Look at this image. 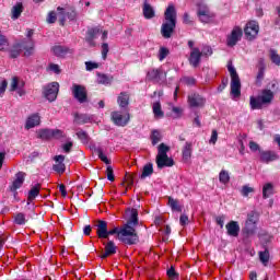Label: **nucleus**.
<instances>
[{"mask_svg": "<svg viewBox=\"0 0 280 280\" xmlns=\"http://www.w3.org/2000/svg\"><path fill=\"white\" fill-rule=\"evenodd\" d=\"M168 207H171L172 211H177V213H183V207L178 203V199H174L168 197Z\"/></svg>", "mask_w": 280, "mask_h": 280, "instance_id": "34", "label": "nucleus"}, {"mask_svg": "<svg viewBox=\"0 0 280 280\" xmlns=\"http://www.w3.org/2000/svg\"><path fill=\"white\" fill-rule=\"evenodd\" d=\"M272 189L273 186L270 183H267L262 187V198L267 200V198H270L272 196Z\"/></svg>", "mask_w": 280, "mask_h": 280, "instance_id": "39", "label": "nucleus"}, {"mask_svg": "<svg viewBox=\"0 0 280 280\" xmlns=\"http://www.w3.org/2000/svg\"><path fill=\"white\" fill-rule=\"evenodd\" d=\"M147 80L151 82H165L167 80V73L162 69H152L147 73Z\"/></svg>", "mask_w": 280, "mask_h": 280, "instance_id": "13", "label": "nucleus"}, {"mask_svg": "<svg viewBox=\"0 0 280 280\" xmlns=\"http://www.w3.org/2000/svg\"><path fill=\"white\" fill-rule=\"evenodd\" d=\"M184 25H194V18L189 13L185 12L183 15Z\"/></svg>", "mask_w": 280, "mask_h": 280, "instance_id": "55", "label": "nucleus"}, {"mask_svg": "<svg viewBox=\"0 0 280 280\" xmlns=\"http://www.w3.org/2000/svg\"><path fill=\"white\" fill-rule=\"evenodd\" d=\"M10 44L8 43V38L0 34V51H5V48L9 46Z\"/></svg>", "mask_w": 280, "mask_h": 280, "instance_id": "54", "label": "nucleus"}, {"mask_svg": "<svg viewBox=\"0 0 280 280\" xmlns=\"http://www.w3.org/2000/svg\"><path fill=\"white\" fill-rule=\"evenodd\" d=\"M257 231V223H250L248 221H245V228L243 229V233L250 237V235H255V232Z\"/></svg>", "mask_w": 280, "mask_h": 280, "instance_id": "30", "label": "nucleus"}, {"mask_svg": "<svg viewBox=\"0 0 280 280\" xmlns=\"http://www.w3.org/2000/svg\"><path fill=\"white\" fill-rule=\"evenodd\" d=\"M228 71L231 75V95H233V97H240L242 95V81L240 80V74H237V70H235L233 63L228 65Z\"/></svg>", "mask_w": 280, "mask_h": 280, "instance_id": "5", "label": "nucleus"}, {"mask_svg": "<svg viewBox=\"0 0 280 280\" xmlns=\"http://www.w3.org/2000/svg\"><path fill=\"white\" fill-rule=\"evenodd\" d=\"M58 93H60V83L58 82L48 83L43 88V95L48 102H56Z\"/></svg>", "mask_w": 280, "mask_h": 280, "instance_id": "6", "label": "nucleus"}, {"mask_svg": "<svg viewBox=\"0 0 280 280\" xmlns=\"http://www.w3.org/2000/svg\"><path fill=\"white\" fill-rule=\"evenodd\" d=\"M52 51L55 54V56H67V54H69V48L65 47V46H55L52 47Z\"/></svg>", "mask_w": 280, "mask_h": 280, "instance_id": "42", "label": "nucleus"}, {"mask_svg": "<svg viewBox=\"0 0 280 280\" xmlns=\"http://www.w3.org/2000/svg\"><path fill=\"white\" fill-rule=\"evenodd\" d=\"M188 104L190 108H202L207 104V100L198 93H192L188 95Z\"/></svg>", "mask_w": 280, "mask_h": 280, "instance_id": "14", "label": "nucleus"}, {"mask_svg": "<svg viewBox=\"0 0 280 280\" xmlns=\"http://www.w3.org/2000/svg\"><path fill=\"white\" fill-rule=\"evenodd\" d=\"M39 194H40V184H36L35 186H32L31 190L28 191L27 205H30V202H33V200H36V197Z\"/></svg>", "mask_w": 280, "mask_h": 280, "instance_id": "28", "label": "nucleus"}, {"mask_svg": "<svg viewBox=\"0 0 280 280\" xmlns=\"http://www.w3.org/2000/svg\"><path fill=\"white\" fill-rule=\"evenodd\" d=\"M14 224H18L19 226H23L27 224V220L25 219V214L23 212L15 214Z\"/></svg>", "mask_w": 280, "mask_h": 280, "instance_id": "43", "label": "nucleus"}, {"mask_svg": "<svg viewBox=\"0 0 280 280\" xmlns=\"http://www.w3.org/2000/svg\"><path fill=\"white\" fill-rule=\"evenodd\" d=\"M110 119H112L114 126L124 128V127L128 126V122L130 121V114H127L124 116V114H121V112H112Z\"/></svg>", "mask_w": 280, "mask_h": 280, "instance_id": "12", "label": "nucleus"}, {"mask_svg": "<svg viewBox=\"0 0 280 280\" xmlns=\"http://www.w3.org/2000/svg\"><path fill=\"white\" fill-rule=\"evenodd\" d=\"M142 14L147 20L154 19V16H156L154 8H152V4L148 3V0H144L143 2Z\"/></svg>", "mask_w": 280, "mask_h": 280, "instance_id": "24", "label": "nucleus"}, {"mask_svg": "<svg viewBox=\"0 0 280 280\" xmlns=\"http://www.w3.org/2000/svg\"><path fill=\"white\" fill-rule=\"evenodd\" d=\"M166 275L168 279H178V272H176V269L173 266L166 271Z\"/></svg>", "mask_w": 280, "mask_h": 280, "instance_id": "56", "label": "nucleus"}, {"mask_svg": "<svg viewBox=\"0 0 280 280\" xmlns=\"http://www.w3.org/2000/svg\"><path fill=\"white\" fill-rule=\"evenodd\" d=\"M46 21H47V23H50V24L56 23V21H57L56 12L50 11L48 13V16H47Z\"/></svg>", "mask_w": 280, "mask_h": 280, "instance_id": "61", "label": "nucleus"}, {"mask_svg": "<svg viewBox=\"0 0 280 280\" xmlns=\"http://www.w3.org/2000/svg\"><path fill=\"white\" fill-rule=\"evenodd\" d=\"M188 222H189V217H187V214H182L179 217L180 226H187Z\"/></svg>", "mask_w": 280, "mask_h": 280, "instance_id": "62", "label": "nucleus"}, {"mask_svg": "<svg viewBox=\"0 0 280 280\" xmlns=\"http://www.w3.org/2000/svg\"><path fill=\"white\" fill-rule=\"evenodd\" d=\"M201 56H213V48L211 46H205L201 50Z\"/></svg>", "mask_w": 280, "mask_h": 280, "instance_id": "59", "label": "nucleus"}, {"mask_svg": "<svg viewBox=\"0 0 280 280\" xmlns=\"http://www.w3.org/2000/svg\"><path fill=\"white\" fill-rule=\"evenodd\" d=\"M102 34V28L100 26L89 27L85 33V43H88L89 47H97V43H95V39L97 36Z\"/></svg>", "mask_w": 280, "mask_h": 280, "instance_id": "11", "label": "nucleus"}, {"mask_svg": "<svg viewBox=\"0 0 280 280\" xmlns=\"http://www.w3.org/2000/svg\"><path fill=\"white\" fill-rule=\"evenodd\" d=\"M86 71H93V69H100V63L93 61H85Z\"/></svg>", "mask_w": 280, "mask_h": 280, "instance_id": "57", "label": "nucleus"}, {"mask_svg": "<svg viewBox=\"0 0 280 280\" xmlns=\"http://www.w3.org/2000/svg\"><path fill=\"white\" fill-rule=\"evenodd\" d=\"M154 174V164L147 163L142 168V174L140 175L141 180H144V178H148Z\"/></svg>", "mask_w": 280, "mask_h": 280, "instance_id": "29", "label": "nucleus"}, {"mask_svg": "<svg viewBox=\"0 0 280 280\" xmlns=\"http://www.w3.org/2000/svg\"><path fill=\"white\" fill-rule=\"evenodd\" d=\"M219 180L220 183H222L223 185H226L228 183H230L231 180V176L229 175V172L225 170H222L219 174Z\"/></svg>", "mask_w": 280, "mask_h": 280, "instance_id": "45", "label": "nucleus"}, {"mask_svg": "<svg viewBox=\"0 0 280 280\" xmlns=\"http://www.w3.org/2000/svg\"><path fill=\"white\" fill-rule=\"evenodd\" d=\"M241 194L244 198H248L249 194H255V188L248 186V185H244L241 189Z\"/></svg>", "mask_w": 280, "mask_h": 280, "instance_id": "49", "label": "nucleus"}, {"mask_svg": "<svg viewBox=\"0 0 280 280\" xmlns=\"http://www.w3.org/2000/svg\"><path fill=\"white\" fill-rule=\"evenodd\" d=\"M217 142H218V130L213 129L209 143H212L213 145H215Z\"/></svg>", "mask_w": 280, "mask_h": 280, "instance_id": "64", "label": "nucleus"}, {"mask_svg": "<svg viewBox=\"0 0 280 280\" xmlns=\"http://www.w3.org/2000/svg\"><path fill=\"white\" fill-rule=\"evenodd\" d=\"M72 95L79 102V104H85V102H89V94L84 85L73 84Z\"/></svg>", "mask_w": 280, "mask_h": 280, "instance_id": "8", "label": "nucleus"}, {"mask_svg": "<svg viewBox=\"0 0 280 280\" xmlns=\"http://www.w3.org/2000/svg\"><path fill=\"white\" fill-rule=\"evenodd\" d=\"M242 36H244V31L240 26H234L231 34L226 37L228 47H235L240 40H242Z\"/></svg>", "mask_w": 280, "mask_h": 280, "instance_id": "10", "label": "nucleus"}, {"mask_svg": "<svg viewBox=\"0 0 280 280\" xmlns=\"http://www.w3.org/2000/svg\"><path fill=\"white\" fill-rule=\"evenodd\" d=\"M25 86V82L19 83V77H13L10 85V91L14 92L18 89H23Z\"/></svg>", "mask_w": 280, "mask_h": 280, "instance_id": "41", "label": "nucleus"}, {"mask_svg": "<svg viewBox=\"0 0 280 280\" xmlns=\"http://www.w3.org/2000/svg\"><path fill=\"white\" fill-rule=\"evenodd\" d=\"M92 150L97 154L98 159L105 163V165H110V160L104 154V150L102 148L92 147Z\"/></svg>", "mask_w": 280, "mask_h": 280, "instance_id": "33", "label": "nucleus"}, {"mask_svg": "<svg viewBox=\"0 0 280 280\" xmlns=\"http://www.w3.org/2000/svg\"><path fill=\"white\" fill-rule=\"evenodd\" d=\"M135 226H139V212L137 209L131 210L130 218L120 230L118 228L107 230V240L109 235H118V240L122 244L135 246V244H139V234H137Z\"/></svg>", "mask_w": 280, "mask_h": 280, "instance_id": "1", "label": "nucleus"}, {"mask_svg": "<svg viewBox=\"0 0 280 280\" xmlns=\"http://www.w3.org/2000/svg\"><path fill=\"white\" fill-rule=\"evenodd\" d=\"M113 75L110 74H105V73H97V82L98 84H104L105 86H108V84L113 83Z\"/></svg>", "mask_w": 280, "mask_h": 280, "instance_id": "31", "label": "nucleus"}, {"mask_svg": "<svg viewBox=\"0 0 280 280\" xmlns=\"http://www.w3.org/2000/svg\"><path fill=\"white\" fill-rule=\"evenodd\" d=\"M275 100V92L272 90L265 89L258 96L249 97V106L252 110H261L267 106H270Z\"/></svg>", "mask_w": 280, "mask_h": 280, "instance_id": "3", "label": "nucleus"}, {"mask_svg": "<svg viewBox=\"0 0 280 280\" xmlns=\"http://www.w3.org/2000/svg\"><path fill=\"white\" fill-rule=\"evenodd\" d=\"M249 150L252 152H259V150H261V148L257 144V142L249 141Z\"/></svg>", "mask_w": 280, "mask_h": 280, "instance_id": "63", "label": "nucleus"}, {"mask_svg": "<svg viewBox=\"0 0 280 280\" xmlns=\"http://www.w3.org/2000/svg\"><path fill=\"white\" fill-rule=\"evenodd\" d=\"M259 154L261 163H272V161H279V154H277L275 151L259 150Z\"/></svg>", "mask_w": 280, "mask_h": 280, "instance_id": "18", "label": "nucleus"}, {"mask_svg": "<svg viewBox=\"0 0 280 280\" xmlns=\"http://www.w3.org/2000/svg\"><path fill=\"white\" fill-rule=\"evenodd\" d=\"M12 15L11 19H13V21H16V19L21 18V14H23V3L22 2H18L11 10Z\"/></svg>", "mask_w": 280, "mask_h": 280, "instance_id": "32", "label": "nucleus"}, {"mask_svg": "<svg viewBox=\"0 0 280 280\" xmlns=\"http://www.w3.org/2000/svg\"><path fill=\"white\" fill-rule=\"evenodd\" d=\"M65 15L70 21H75L78 19V11H75V8L71 7L65 11Z\"/></svg>", "mask_w": 280, "mask_h": 280, "instance_id": "44", "label": "nucleus"}, {"mask_svg": "<svg viewBox=\"0 0 280 280\" xmlns=\"http://www.w3.org/2000/svg\"><path fill=\"white\" fill-rule=\"evenodd\" d=\"M23 50L22 43L15 44L13 46V49L10 50V57L11 58H19L21 56V51Z\"/></svg>", "mask_w": 280, "mask_h": 280, "instance_id": "40", "label": "nucleus"}, {"mask_svg": "<svg viewBox=\"0 0 280 280\" xmlns=\"http://www.w3.org/2000/svg\"><path fill=\"white\" fill-rule=\"evenodd\" d=\"M77 137L81 141V143H83V145L89 144V141H91V136H89V132L84 130H79L77 132Z\"/></svg>", "mask_w": 280, "mask_h": 280, "instance_id": "36", "label": "nucleus"}, {"mask_svg": "<svg viewBox=\"0 0 280 280\" xmlns=\"http://www.w3.org/2000/svg\"><path fill=\"white\" fill-rule=\"evenodd\" d=\"M176 7H174V4H170L164 12V19L166 22L161 26V35L163 38H170L174 34V31L176 30Z\"/></svg>", "mask_w": 280, "mask_h": 280, "instance_id": "2", "label": "nucleus"}, {"mask_svg": "<svg viewBox=\"0 0 280 280\" xmlns=\"http://www.w3.org/2000/svg\"><path fill=\"white\" fill-rule=\"evenodd\" d=\"M197 16L201 23H209L210 21H213L215 18V14L211 13L209 10V7H200L197 10Z\"/></svg>", "mask_w": 280, "mask_h": 280, "instance_id": "15", "label": "nucleus"}, {"mask_svg": "<svg viewBox=\"0 0 280 280\" xmlns=\"http://www.w3.org/2000/svg\"><path fill=\"white\" fill-rule=\"evenodd\" d=\"M25 176H26L25 173L18 172L15 174V179L12 182V185L9 186L10 191H12L13 194H16V190L23 187V184L25 183Z\"/></svg>", "mask_w": 280, "mask_h": 280, "instance_id": "16", "label": "nucleus"}, {"mask_svg": "<svg viewBox=\"0 0 280 280\" xmlns=\"http://www.w3.org/2000/svg\"><path fill=\"white\" fill-rule=\"evenodd\" d=\"M257 69H258V73L256 75V84H261L266 75V61L264 60V58H260L258 60Z\"/></svg>", "mask_w": 280, "mask_h": 280, "instance_id": "21", "label": "nucleus"}, {"mask_svg": "<svg viewBox=\"0 0 280 280\" xmlns=\"http://www.w3.org/2000/svg\"><path fill=\"white\" fill-rule=\"evenodd\" d=\"M167 56H170V49H167L165 47H161L159 50L160 62H163V60H165L167 58Z\"/></svg>", "mask_w": 280, "mask_h": 280, "instance_id": "51", "label": "nucleus"}, {"mask_svg": "<svg viewBox=\"0 0 280 280\" xmlns=\"http://www.w3.org/2000/svg\"><path fill=\"white\" fill-rule=\"evenodd\" d=\"M54 172H57V174H65V171L67 170V166L65 163H57L52 166Z\"/></svg>", "mask_w": 280, "mask_h": 280, "instance_id": "52", "label": "nucleus"}, {"mask_svg": "<svg viewBox=\"0 0 280 280\" xmlns=\"http://www.w3.org/2000/svg\"><path fill=\"white\" fill-rule=\"evenodd\" d=\"M108 51H109L108 43H103L102 44V58H103V60H106V58H108Z\"/></svg>", "mask_w": 280, "mask_h": 280, "instance_id": "58", "label": "nucleus"}, {"mask_svg": "<svg viewBox=\"0 0 280 280\" xmlns=\"http://www.w3.org/2000/svg\"><path fill=\"white\" fill-rule=\"evenodd\" d=\"M161 141V132L154 129L151 135V143L152 145H156Z\"/></svg>", "mask_w": 280, "mask_h": 280, "instance_id": "48", "label": "nucleus"}, {"mask_svg": "<svg viewBox=\"0 0 280 280\" xmlns=\"http://www.w3.org/2000/svg\"><path fill=\"white\" fill-rule=\"evenodd\" d=\"M117 254V245H115L114 241H108L105 245V252L100 256L101 259H107V257H110L112 255Z\"/></svg>", "mask_w": 280, "mask_h": 280, "instance_id": "22", "label": "nucleus"}, {"mask_svg": "<svg viewBox=\"0 0 280 280\" xmlns=\"http://www.w3.org/2000/svg\"><path fill=\"white\" fill-rule=\"evenodd\" d=\"M191 142H186L182 151L184 161H189V159H191Z\"/></svg>", "mask_w": 280, "mask_h": 280, "instance_id": "37", "label": "nucleus"}, {"mask_svg": "<svg viewBox=\"0 0 280 280\" xmlns=\"http://www.w3.org/2000/svg\"><path fill=\"white\" fill-rule=\"evenodd\" d=\"M22 49H25L24 56L30 58L34 55V42L30 39L28 42H22Z\"/></svg>", "mask_w": 280, "mask_h": 280, "instance_id": "27", "label": "nucleus"}, {"mask_svg": "<svg viewBox=\"0 0 280 280\" xmlns=\"http://www.w3.org/2000/svg\"><path fill=\"white\" fill-rule=\"evenodd\" d=\"M226 233L230 237L240 236V223L237 221H230L226 225Z\"/></svg>", "mask_w": 280, "mask_h": 280, "instance_id": "20", "label": "nucleus"}, {"mask_svg": "<svg viewBox=\"0 0 280 280\" xmlns=\"http://www.w3.org/2000/svg\"><path fill=\"white\" fill-rule=\"evenodd\" d=\"M188 60L189 65L196 69L200 65V60H202V52L200 51V48H192Z\"/></svg>", "mask_w": 280, "mask_h": 280, "instance_id": "19", "label": "nucleus"}, {"mask_svg": "<svg viewBox=\"0 0 280 280\" xmlns=\"http://www.w3.org/2000/svg\"><path fill=\"white\" fill-rule=\"evenodd\" d=\"M170 147L165 143H160L158 147V155L155 158V163L158 170H163V167H174V159L168 158Z\"/></svg>", "mask_w": 280, "mask_h": 280, "instance_id": "4", "label": "nucleus"}, {"mask_svg": "<svg viewBox=\"0 0 280 280\" xmlns=\"http://www.w3.org/2000/svg\"><path fill=\"white\" fill-rule=\"evenodd\" d=\"M259 259L264 266H268V261H270V252H268V249L259 252Z\"/></svg>", "mask_w": 280, "mask_h": 280, "instance_id": "47", "label": "nucleus"}, {"mask_svg": "<svg viewBox=\"0 0 280 280\" xmlns=\"http://www.w3.org/2000/svg\"><path fill=\"white\" fill-rule=\"evenodd\" d=\"M259 220V213L257 211L253 210L247 214L246 222H249L252 224H257V221Z\"/></svg>", "mask_w": 280, "mask_h": 280, "instance_id": "46", "label": "nucleus"}, {"mask_svg": "<svg viewBox=\"0 0 280 280\" xmlns=\"http://www.w3.org/2000/svg\"><path fill=\"white\" fill-rule=\"evenodd\" d=\"M153 115L154 117H159L160 119H163L165 117V113L163 112L161 107V102L153 103Z\"/></svg>", "mask_w": 280, "mask_h": 280, "instance_id": "35", "label": "nucleus"}, {"mask_svg": "<svg viewBox=\"0 0 280 280\" xmlns=\"http://www.w3.org/2000/svg\"><path fill=\"white\" fill-rule=\"evenodd\" d=\"M38 139L49 141L50 139H65V131L60 129H40L37 131Z\"/></svg>", "mask_w": 280, "mask_h": 280, "instance_id": "7", "label": "nucleus"}, {"mask_svg": "<svg viewBox=\"0 0 280 280\" xmlns=\"http://www.w3.org/2000/svg\"><path fill=\"white\" fill-rule=\"evenodd\" d=\"M269 58L273 65L277 67H280V56L279 52H277V49H270L269 50Z\"/></svg>", "mask_w": 280, "mask_h": 280, "instance_id": "38", "label": "nucleus"}, {"mask_svg": "<svg viewBox=\"0 0 280 280\" xmlns=\"http://www.w3.org/2000/svg\"><path fill=\"white\" fill-rule=\"evenodd\" d=\"M91 121H93V117L89 114H74V124H79V126L91 124Z\"/></svg>", "mask_w": 280, "mask_h": 280, "instance_id": "26", "label": "nucleus"}, {"mask_svg": "<svg viewBox=\"0 0 280 280\" xmlns=\"http://www.w3.org/2000/svg\"><path fill=\"white\" fill-rule=\"evenodd\" d=\"M36 126H40V116H38V114H33L26 119L25 128L26 130H30L36 128Z\"/></svg>", "mask_w": 280, "mask_h": 280, "instance_id": "25", "label": "nucleus"}, {"mask_svg": "<svg viewBox=\"0 0 280 280\" xmlns=\"http://www.w3.org/2000/svg\"><path fill=\"white\" fill-rule=\"evenodd\" d=\"M57 11L60 14V19H59V25H61V27H65V23H67V15L65 14V8L62 7H58Z\"/></svg>", "mask_w": 280, "mask_h": 280, "instance_id": "50", "label": "nucleus"}, {"mask_svg": "<svg viewBox=\"0 0 280 280\" xmlns=\"http://www.w3.org/2000/svg\"><path fill=\"white\" fill-rule=\"evenodd\" d=\"M96 235L100 240H108V222L104 220L97 221Z\"/></svg>", "mask_w": 280, "mask_h": 280, "instance_id": "17", "label": "nucleus"}, {"mask_svg": "<svg viewBox=\"0 0 280 280\" xmlns=\"http://www.w3.org/2000/svg\"><path fill=\"white\" fill-rule=\"evenodd\" d=\"M244 34L247 40H255L257 34H259V22L255 20L249 21L244 28Z\"/></svg>", "mask_w": 280, "mask_h": 280, "instance_id": "9", "label": "nucleus"}, {"mask_svg": "<svg viewBox=\"0 0 280 280\" xmlns=\"http://www.w3.org/2000/svg\"><path fill=\"white\" fill-rule=\"evenodd\" d=\"M117 104L120 108H128L130 105V94L128 92H120L117 97Z\"/></svg>", "mask_w": 280, "mask_h": 280, "instance_id": "23", "label": "nucleus"}, {"mask_svg": "<svg viewBox=\"0 0 280 280\" xmlns=\"http://www.w3.org/2000/svg\"><path fill=\"white\" fill-rule=\"evenodd\" d=\"M125 182L127 183L128 187H132V185H135V177L126 173Z\"/></svg>", "mask_w": 280, "mask_h": 280, "instance_id": "60", "label": "nucleus"}, {"mask_svg": "<svg viewBox=\"0 0 280 280\" xmlns=\"http://www.w3.org/2000/svg\"><path fill=\"white\" fill-rule=\"evenodd\" d=\"M106 176L107 180H109L110 183H115V171H113V166H107Z\"/></svg>", "mask_w": 280, "mask_h": 280, "instance_id": "53", "label": "nucleus"}]
</instances>
